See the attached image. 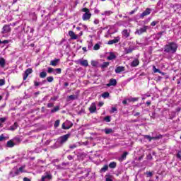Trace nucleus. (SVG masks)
Listing matches in <instances>:
<instances>
[{"label": "nucleus", "instance_id": "nucleus-12", "mask_svg": "<svg viewBox=\"0 0 181 181\" xmlns=\"http://www.w3.org/2000/svg\"><path fill=\"white\" fill-rule=\"evenodd\" d=\"M111 86H113V87H115L117 86V80L114 78H111L109 81V83L107 84V87H111Z\"/></svg>", "mask_w": 181, "mask_h": 181}, {"label": "nucleus", "instance_id": "nucleus-26", "mask_svg": "<svg viewBox=\"0 0 181 181\" xmlns=\"http://www.w3.org/2000/svg\"><path fill=\"white\" fill-rule=\"evenodd\" d=\"M60 110V106H55L52 110H51V114H54Z\"/></svg>", "mask_w": 181, "mask_h": 181}, {"label": "nucleus", "instance_id": "nucleus-35", "mask_svg": "<svg viewBox=\"0 0 181 181\" xmlns=\"http://www.w3.org/2000/svg\"><path fill=\"white\" fill-rule=\"evenodd\" d=\"M107 66H110V62H103L100 67H102V69H105Z\"/></svg>", "mask_w": 181, "mask_h": 181}, {"label": "nucleus", "instance_id": "nucleus-2", "mask_svg": "<svg viewBox=\"0 0 181 181\" xmlns=\"http://www.w3.org/2000/svg\"><path fill=\"white\" fill-rule=\"evenodd\" d=\"M177 45L176 42H170L164 47V52L165 53H170L171 54H175L177 51Z\"/></svg>", "mask_w": 181, "mask_h": 181}, {"label": "nucleus", "instance_id": "nucleus-53", "mask_svg": "<svg viewBox=\"0 0 181 181\" xmlns=\"http://www.w3.org/2000/svg\"><path fill=\"white\" fill-rule=\"evenodd\" d=\"M67 158L69 159V160H73L74 157H73V156H71V155H69V156H67Z\"/></svg>", "mask_w": 181, "mask_h": 181}, {"label": "nucleus", "instance_id": "nucleus-44", "mask_svg": "<svg viewBox=\"0 0 181 181\" xmlns=\"http://www.w3.org/2000/svg\"><path fill=\"white\" fill-rule=\"evenodd\" d=\"M5 86V79H0V87Z\"/></svg>", "mask_w": 181, "mask_h": 181}, {"label": "nucleus", "instance_id": "nucleus-46", "mask_svg": "<svg viewBox=\"0 0 181 181\" xmlns=\"http://www.w3.org/2000/svg\"><path fill=\"white\" fill-rule=\"evenodd\" d=\"M47 107L48 108H52V107H54V104H53V103H48V104L47 105Z\"/></svg>", "mask_w": 181, "mask_h": 181}, {"label": "nucleus", "instance_id": "nucleus-4", "mask_svg": "<svg viewBox=\"0 0 181 181\" xmlns=\"http://www.w3.org/2000/svg\"><path fill=\"white\" fill-rule=\"evenodd\" d=\"M25 165L20 167L16 171H13V170L10 173V177H15V176H18V175H21V173H23L25 170Z\"/></svg>", "mask_w": 181, "mask_h": 181}, {"label": "nucleus", "instance_id": "nucleus-18", "mask_svg": "<svg viewBox=\"0 0 181 181\" xmlns=\"http://www.w3.org/2000/svg\"><path fill=\"white\" fill-rule=\"evenodd\" d=\"M122 35L126 39H127V37H129V32L127 29L123 30V31L122 32Z\"/></svg>", "mask_w": 181, "mask_h": 181}, {"label": "nucleus", "instance_id": "nucleus-42", "mask_svg": "<svg viewBox=\"0 0 181 181\" xmlns=\"http://www.w3.org/2000/svg\"><path fill=\"white\" fill-rule=\"evenodd\" d=\"M48 73H53V74H54V69L52 68V67H48Z\"/></svg>", "mask_w": 181, "mask_h": 181}, {"label": "nucleus", "instance_id": "nucleus-21", "mask_svg": "<svg viewBox=\"0 0 181 181\" xmlns=\"http://www.w3.org/2000/svg\"><path fill=\"white\" fill-rule=\"evenodd\" d=\"M59 62H60V59H55L54 60H52L50 62V65L51 66H57V63H59Z\"/></svg>", "mask_w": 181, "mask_h": 181}, {"label": "nucleus", "instance_id": "nucleus-3", "mask_svg": "<svg viewBox=\"0 0 181 181\" xmlns=\"http://www.w3.org/2000/svg\"><path fill=\"white\" fill-rule=\"evenodd\" d=\"M82 12L85 13L82 16L83 21H89L90 18H91V13H90V9L85 7L82 8Z\"/></svg>", "mask_w": 181, "mask_h": 181}, {"label": "nucleus", "instance_id": "nucleus-63", "mask_svg": "<svg viewBox=\"0 0 181 181\" xmlns=\"http://www.w3.org/2000/svg\"><path fill=\"white\" fill-rule=\"evenodd\" d=\"M151 101H147L146 103V104L147 105H151Z\"/></svg>", "mask_w": 181, "mask_h": 181}, {"label": "nucleus", "instance_id": "nucleus-22", "mask_svg": "<svg viewBox=\"0 0 181 181\" xmlns=\"http://www.w3.org/2000/svg\"><path fill=\"white\" fill-rule=\"evenodd\" d=\"M124 52H125L126 54H128L129 53H132V52H134V48H132L131 47L125 48Z\"/></svg>", "mask_w": 181, "mask_h": 181}, {"label": "nucleus", "instance_id": "nucleus-33", "mask_svg": "<svg viewBox=\"0 0 181 181\" xmlns=\"http://www.w3.org/2000/svg\"><path fill=\"white\" fill-rule=\"evenodd\" d=\"M47 76V74L45 71H42L40 74V78H45Z\"/></svg>", "mask_w": 181, "mask_h": 181}, {"label": "nucleus", "instance_id": "nucleus-28", "mask_svg": "<svg viewBox=\"0 0 181 181\" xmlns=\"http://www.w3.org/2000/svg\"><path fill=\"white\" fill-rule=\"evenodd\" d=\"M5 64H6L5 59L0 58V66H1V67H2V68L5 67Z\"/></svg>", "mask_w": 181, "mask_h": 181}, {"label": "nucleus", "instance_id": "nucleus-38", "mask_svg": "<svg viewBox=\"0 0 181 181\" xmlns=\"http://www.w3.org/2000/svg\"><path fill=\"white\" fill-rule=\"evenodd\" d=\"M59 125H60V120H56L54 124V128H57V127H59Z\"/></svg>", "mask_w": 181, "mask_h": 181}, {"label": "nucleus", "instance_id": "nucleus-9", "mask_svg": "<svg viewBox=\"0 0 181 181\" xmlns=\"http://www.w3.org/2000/svg\"><path fill=\"white\" fill-rule=\"evenodd\" d=\"M33 72V70H32V69L30 68H28L23 74V80H26L29 74H32Z\"/></svg>", "mask_w": 181, "mask_h": 181}, {"label": "nucleus", "instance_id": "nucleus-17", "mask_svg": "<svg viewBox=\"0 0 181 181\" xmlns=\"http://www.w3.org/2000/svg\"><path fill=\"white\" fill-rule=\"evenodd\" d=\"M6 146V148H13L15 146V143L12 140H9L7 141Z\"/></svg>", "mask_w": 181, "mask_h": 181}, {"label": "nucleus", "instance_id": "nucleus-31", "mask_svg": "<svg viewBox=\"0 0 181 181\" xmlns=\"http://www.w3.org/2000/svg\"><path fill=\"white\" fill-rule=\"evenodd\" d=\"M127 155H128V152H124L122 155V156H121V158H120V160H124V159H127Z\"/></svg>", "mask_w": 181, "mask_h": 181}, {"label": "nucleus", "instance_id": "nucleus-25", "mask_svg": "<svg viewBox=\"0 0 181 181\" xmlns=\"http://www.w3.org/2000/svg\"><path fill=\"white\" fill-rule=\"evenodd\" d=\"M106 170H108V165H105L100 170V173H105Z\"/></svg>", "mask_w": 181, "mask_h": 181}, {"label": "nucleus", "instance_id": "nucleus-16", "mask_svg": "<svg viewBox=\"0 0 181 181\" xmlns=\"http://www.w3.org/2000/svg\"><path fill=\"white\" fill-rule=\"evenodd\" d=\"M115 59H117L115 54L114 52H110L107 57V60H115Z\"/></svg>", "mask_w": 181, "mask_h": 181}, {"label": "nucleus", "instance_id": "nucleus-43", "mask_svg": "<svg viewBox=\"0 0 181 181\" xmlns=\"http://www.w3.org/2000/svg\"><path fill=\"white\" fill-rule=\"evenodd\" d=\"M47 80L48 83H52L54 80V78H53V76H48L47 78Z\"/></svg>", "mask_w": 181, "mask_h": 181}, {"label": "nucleus", "instance_id": "nucleus-14", "mask_svg": "<svg viewBox=\"0 0 181 181\" xmlns=\"http://www.w3.org/2000/svg\"><path fill=\"white\" fill-rule=\"evenodd\" d=\"M78 63L81 64V66H84V67L88 66V61L86 59H79Z\"/></svg>", "mask_w": 181, "mask_h": 181}, {"label": "nucleus", "instance_id": "nucleus-51", "mask_svg": "<svg viewBox=\"0 0 181 181\" xmlns=\"http://www.w3.org/2000/svg\"><path fill=\"white\" fill-rule=\"evenodd\" d=\"M93 23L95 25H98L100 23V21L98 19H95Z\"/></svg>", "mask_w": 181, "mask_h": 181}, {"label": "nucleus", "instance_id": "nucleus-40", "mask_svg": "<svg viewBox=\"0 0 181 181\" xmlns=\"http://www.w3.org/2000/svg\"><path fill=\"white\" fill-rule=\"evenodd\" d=\"M112 13V11H105L102 15H105L106 16H110Z\"/></svg>", "mask_w": 181, "mask_h": 181}, {"label": "nucleus", "instance_id": "nucleus-61", "mask_svg": "<svg viewBox=\"0 0 181 181\" xmlns=\"http://www.w3.org/2000/svg\"><path fill=\"white\" fill-rule=\"evenodd\" d=\"M158 36H162V35H163V32H160V33H158Z\"/></svg>", "mask_w": 181, "mask_h": 181}, {"label": "nucleus", "instance_id": "nucleus-60", "mask_svg": "<svg viewBox=\"0 0 181 181\" xmlns=\"http://www.w3.org/2000/svg\"><path fill=\"white\" fill-rule=\"evenodd\" d=\"M134 117H138L139 115H141L140 112H136L134 115Z\"/></svg>", "mask_w": 181, "mask_h": 181}, {"label": "nucleus", "instance_id": "nucleus-56", "mask_svg": "<svg viewBox=\"0 0 181 181\" xmlns=\"http://www.w3.org/2000/svg\"><path fill=\"white\" fill-rule=\"evenodd\" d=\"M146 175L148 177H151V176L153 175L152 172H148L146 173Z\"/></svg>", "mask_w": 181, "mask_h": 181}, {"label": "nucleus", "instance_id": "nucleus-19", "mask_svg": "<svg viewBox=\"0 0 181 181\" xmlns=\"http://www.w3.org/2000/svg\"><path fill=\"white\" fill-rule=\"evenodd\" d=\"M18 123H17V122H15L13 125H11V126L9 127L8 130H9V131H15V129H18Z\"/></svg>", "mask_w": 181, "mask_h": 181}, {"label": "nucleus", "instance_id": "nucleus-30", "mask_svg": "<svg viewBox=\"0 0 181 181\" xmlns=\"http://www.w3.org/2000/svg\"><path fill=\"white\" fill-rule=\"evenodd\" d=\"M62 74V69L57 68L54 69V74Z\"/></svg>", "mask_w": 181, "mask_h": 181}, {"label": "nucleus", "instance_id": "nucleus-13", "mask_svg": "<svg viewBox=\"0 0 181 181\" xmlns=\"http://www.w3.org/2000/svg\"><path fill=\"white\" fill-rule=\"evenodd\" d=\"M89 111L91 114L97 111V106L95 105V103L91 104L90 107H89Z\"/></svg>", "mask_w": 181, "mask_h": 181}, {"label": "nucleus", "instance_id": "nucleus-6", "mask_svg": "<svg viewBox=\"0 0 181 181\" xmlns=\"http://www.w3.org/2000/svg\"><path fill=\"white\" fill-rule=\"evenodd\" d=\"M146 30H148V26L144 25L143 28H141L140 29H137L135 32L136 35H142V33H146Z\"/></svg>", "mask_w": 181, "mask_h": 181}, {"label": "nucleus", "instance_id": "nucleus-10", "mask_svg": "<svg viewBox=\"0 0 181 181\" xmlns=\"http://www.w3.org/2000/svg\"><path fill=\"white\" fill-rule=\"evenodd\" d=\"M121 40V37H116L113 40H109L107 45H115V43H118Z\"/></svg>", "mask_w": 181, "mask_h": 181}, {"label": "nucleus", "instance_id": "nucleus-49", "mask_svg": "<svg viewBox=\"0 0 181 181\" xmlns=\"http://www.w3.org/2000/svg\"><path fill=\"white\" fill-rule=\"evenodd\" d=\"M138 11V8H134L133 11H132L130 13H129V15H134Z\"/></svg>", "mask_w": 181, "mask_h": 181}, {"label": "nucleus", "instance_id": "nucleus-27", "mask_svg": "<svg viewBox=\"0 0 181 181\" xmlns=\"http://www.w3.org/2000/svg\"><path fill=\"white\" fill-rule=\"evenodd\" d=\"M109 168H110V169H115V168H117V163L115 162H111L109 164Z\"/></svg>", "mask_w": 181, "mask_h": 181}, {"label": "nucleus", "instance_id": "nucleus-32", "mask_svg": "<svg viewBox=\"0 0 181 181\" xmlns=\"http://www.w3.org/2000/svg\"><path fill=\"white\" fill-rule=\"evenodd\" d=\"M103 98H108L110 97V93L108 92H105L102 94Z\"/></svg>", "mask_w": 181, "mask_h": 181}, {"label": "nucleus", "instance_id": "nucleus-62", "mask_svg": "<svg viewBox=\"0 0 181 181\" xmlns=\"http://www.w3.org/2000/svg\"><path fill=\"white\" fill-rule=\"evenodd\" d=\"M122 104H124V105L127 104V100H123V101H122Z\"/></svg>", "mask_w": 181, "mask_h": 181}, {"label": "nucleus", "instance_id": "nucleus-5", "mask_svg": "<svg viewBox=\"0 0 181 181\" xmlns=\"http://www.w3.org/2000/svg\"><path fill=\"white\" fill-rule=\"evenodd\" d=\"M145 139H148L149 141V142H151V141H152V139L153 141H158V139H162V135L161 134H158L156 136H151L149 135H146L144 136Z\"/></svg>", "mask_w": 181, "mask_h": 181}, {"label": "nucleus", "instance_id": "nucleus-47", "mask_svg": "<svg viewBox=\"0 0 181 181\" xmlns=\"http://www.w3.org/2000/svg\"><path fill=\"white\" fill-rule=\"evenodd\" d=\"M158 23H159L158 21H153V22L151 23V26H156V25H158Z\"/></svg>", "mask_w": 181, "mask_h": 181}, {"label": "nucleus", "instance_id": "nucleus-54", "mask_svg": "<svg viewBox=\"0 0 181 181\" xmlns=\"http://www.w3.org/2000/svg\"><path fill=\"white\" fill-rule=\"evenodd\" d=\"M0 121H1V122H5L6 121V117H1Z\"/></svg>", "mask_w": 181, "mask_h": 181}, {"label": "nucleus", "instance_id": "nucleus-29", "mask_svg": "<svg viewBox=\"0 0 181 181\" xmlns=\"http://www.w3.org/2000/svg\"><path fill=\"white\" fill-rule=\"evenodd\" d=\"M71 127H73V124L72 123H71L70 126H66L65 123L62 124V129H70Z\"/></svg>", "mask_w": 181, "mask_h": 181}, {"label": "nucleus", "instance_id": "nucleus-15", "mask_svg": "<svg viewBox=\"0 0 181 181\" xmlns=\"http://www.w3.org/2000/svg\"><path fill=\"white\" fill-rule=\"evenodd\" d=\"M122 71H125V67L124 66H117L115 69V73H117V74L122 73Z\"/></svg>", "mask_w": 181, "mask_h": 181}, {"label": "nucleus", "instance_id": "nucleus-52", "mask_svg": "<svg viewBox=\"0 0 181 181\" xmlns=\"http://www.w3.org/2000/svg\"><path fill=\"white\" fill-rule=\"evenodd\" d=\"M115 111H117L116 107H112L110 112H111V114H114V112H115Z\"/></svg>", "mask_w": 181, "mask_h": 181}, {"label": "nucleus", "instance_id": "nucleus-64", "mask_svg": "<svg viewBox=\"0 0 181 181\" xmlns=\"http://www.w3.org/2000/svg\"><path fill=\"white\" fill-rule=\"evenodd\" d=\"M106 181H112V180H111V178H110V177H107V178H106Z\"/></svg>", "mask_w": 181, "mask_h": 181}, {"label": "nucleus", "instance_id": "nucleus-45", "mask_svg": "<svg viewBox=\"0 0 181 181\" xmlns=\"http://www.w3.org/2000/svg\"><path fill=\"white\" fill-rule=\"evenodd\" d=\"M153 70L155 73H160V71L159 69H156L155 66H153Z\"/></svg>", "mask_w": 181, "mask_h": 181}, {"label": "nucleus", "instance_id": "nucleus-11", "mask_svg": "<svg viewBox=\"0 0 181 181\" xmlns=\"http://www.w3.org/2000/svg\"><path fill=\"white\" fill-rule=\"evenodd\" d=\"M9 32H11V26L5 25L2 28L1 33H9Z\"/></svg>", "mask_w": 181, "mask_h": 181}, {"label": "nucleus", "instance_id": "nucleus-8", "mask_svg": "<svg viewBox=\"0 0 181 181\" xmlns=\"http://www.w3.org/2000/svg\"><path fill=\"white\" fill-rule=\"evenodd\" d=\"M52 179V174L46 173L42 176L41 181H49Z\"/></svg>", "mask_w": 181, "mask_h": 181}, {"label": "nucleus", "instance_id": "nucleus-1", "mask_svg": "<svg viewBox=\"0 0 181 181\" xmlns=\"http://www.w3.org/2000/svg\"><path fill=\"white\" fill-rule=\"evenodd\" d=\"M70 138V134H65L64 136H60L57 139V141L54 145L52 146V148L53 149H57V148H60L66 144V141H69V139Z\"/></svg>", "mask_w": 181, "mask_h": 181}, {"label": "nucleus", "instance_id": "nucleus-23", "mask_svg": "<svg viewBox=\"0 0 181 181\" xmlns=\"http://www.w3.org/2000/svg\"><path fill=\"white\" fill-rule=\"evenodd\" d=\"M139 64V61L138 59H134L132 63V67H136Z\"/></svg>", "mask_w": 181, "mask_h": 181}, {"label": "nucleus", "instance_id": "nucleus-59", "mask_svg": "<svg viewBox=\"0 0 181 181\" xmlns=\"http://www.w3.org/2000/svg\"><path fill=\"white\" fill-rule=\"evenodd\" d=\"M98 105H99V107H103L104 105V103L100 102Z\"/></svg>", "mask_w": 181, "mask_h": 181}, {"label": "nucleus", "instance_id": "nucleus-37", "mask_svg": "<svg viewBox=\"0 0 181 181\" xmlns=\"http://www.w3.org/2000/svg\"><path fill=\"white\" fill-rule=\"evenodd\" d=\"M104 121H105L106 122H111V117L110 116H106L104 118Z\"/></svg>", "mask_w": 181, "mask_h": 181}, {"label": "nucleus", "instance_id": "nucleus-58", "mask_svg": "<svg viewBox=\"0 0 181 181\" xmlns=\"http://www.w3.org/2000/svg\"><path fill=\"white\" fill-rule=\"evenodd\" d=\"M23 181H31V180H30V179L25 177L23 178Z\"/></svg>", "mask_w": 181, "mask_h": 181}, {"label": "nucleus", "instance_id": "nucleus-7", "mask_svg": "<svg viewBox=\"0 0 181 181\" xmlns=\"http://www.w3.org/2000/svg\"><path fill=\"white\" fill-rule=\"evenodd\" d=\"M151 12H152V10L149 8H147L141 15H140V19H144L145 16H148V15H151Z\"/></svg>", "mask_w": 181, "mask_h": 181}, {"label": "nucleus", "instance_id": "nucleus-48", "mask_svg": "<svg viewBox=\"0 0 181 181\" xmlns=\"http://www.w3.org/2000/svg\"><path fill=\"white\" fill-rule=\"evenodd\" d=\"M34 85L35 86V87H37L39 86H42V83L37 82V81H34Z\"/></svg>", "mask_w": 181, "mask_h": 181}, {"label": "nucleus", "instance_id": "nucleus-57", "mask_svg": "<svg viewBox=\"0 0 181 181\" xmlns=\"http://www.w3.org/2000/svg\"><path fill=\"white\" fill-rule=\"evenodd\" d=\"M1 43H3L4 45H6V43H9V41L6 40L2 41Z\"/></svg>", "mask_w": 181, "mask_h": 181}, {"label": "nucleus", "instance_id": "nucleus-39", "mask_svg": "<svg viewBox=\"0 0 181 181\" xmlns=\"http://www.w3.org/2000/svg\"><path fill=\"white\" fill-rule=\"evenodd\" d=\"M100 44H95L93 47V49L94 50H100Z\"/></svg>", "mask_w": 181, "mask_h": 181}, {"label": "nucleus", "instance_id": "nucleus-36", "mask_svg": "<svg viewBox=\"0 0 181 181\" xmlns=\"http://www.w3.org/2000/svg\"><path fill=\"white\" fill-rule=\"evenodd\" d=\"M69 100H77V95H71L69 96Z\"/></svg>", "mask_w": 181, "mask_h": 181}, {"label": "nucleus", "instance_id": "nucleus-34", "mask_svg": "<svg viewBox=\"0 0 181 181\" xmlns=\"http://www.w3.org/2000/svg\"><path fill=\"white\" fill-rule=\"evenodd\" d=\"M6 140V136H5V134H3L0 135V142H2Z\"/></svg>", "mask_w": 181, "mask_h": 181}, {"label": "nucleus", "instance_id": "nucleus-50", "mask_svg": "<svg viewBox=\"0 0 181 181\" xmlns=\"http://www.w3.org/2000/svg\"><path fill=\"white\" fill-rule=\"evenodd\" d=\"M69 148H70V149H74V148H77V145H76V144L71 145V146H69Z\"/></svg>", "mask_w": 181, "mask_h": 181}, {"label": "nucleus", "instance_id": "nucleus-20", "mask_svg": "<svg viewBox=\"0 0 181 181\" xmlns=\"http://www.w3.org/2000/svg\"><path fill=\"white\" fill-rule=\"evenodd\" d=\"M69 35L71 37V39L76 40L77 39V35H76V33L73 31H69Z\"/></svg>", "mask_w": 181, "mask_h": 181}, {"label": "nucleus", "instance_id": "nucleus-41", "mask_svg": "<svg viewBox=\"0 0 181 181\" xmlns=\"http://www.w3.org/2000/svg\"><path fill=\"white\" fill-rule=\"evenodd\" d=\"M91 65L93 66V67H97V66H98V62L95 61H91Z\"/></svg>", "mask_w": 181, "mask_h": 181}, {"label": "nucleus", "instance_id": "nucleus-55", "mask_svg": "<svg viewBox=\"0 0 181 181\" xmlns=\"http://www.w3.org/2000/svg\"><path fill=\"white\" fill-rule=\"evenodd\" d=\"M177 158H179V159H180L181 160V150L178 152V153L177 154Z\"/></svg>", "mask_w": 181, "mask_h": 181}, {"label": "nucleus", "instance_id": "nucleus-24", "mask_svg": "<svg viewBox=\"0 0 181 181\" xmlns=\"http://www.w3.org/2000/svg\"><path fill=\"white\" fill-rule=\"evenodd\" d=\"M104 132H105V134H106V135H109V134H112V132H114V131L112 129L105 128L104 129Z\"/></svg>", "mask_w": 181, "mask_h": 181}]
</instances>
